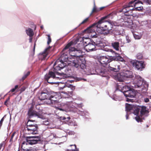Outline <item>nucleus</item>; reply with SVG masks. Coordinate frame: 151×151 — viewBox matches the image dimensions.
Segmentation results:
<instances>
[{
    "instance_id": "bb28decb",
    "label": "nucleus",
    "mask_w": 151,
    "mask_h": 151,
    "mask_svg": "<svg viewBox=\"0 0 151 151\" xmlns=\"http://www.w3.org/2000/svg\"><path fill=\"white\" fill-rule=\"evenodd\" d=\"M103 50L106 52H110L113 54L115 53V52H114L112 50L107 48L106 46H105L104 47Z\"/></svg>"
},
{
    "instance_id": "603ef678",
    "label": "nucleus",
    "mask_w": 151,
    "mask_h": 151,
    "mask_svg": "<svg viewBox=\"0 0 151 151\" xmlns=\"http://www.w3.org/2000/svg\"><path fill=\"white\" fill-rule=\"evenodd\" d=\"M16 89L14 88H13L10 91H11L12 92H13L15 91V90Z\"/></svg>"
},
{
    "instance_id": "72a5a7b5",
    "label": "nucleus",
    "mask_w": 151,
    "mask_h": 151,
    "mask_svg": "<svg viewBox=\"0 0 151 151\" xmlns=\"http://www.w3.org/2000/svg\"><path fill=\"white\" fill-rule=\"evenodd\" d=\"M48 36V41L47 42V44L49 45V44L51 42V38H50V36L49 35H47Z\"/></svg>"
},
{
    "instance_id": "393cba45",
    "label": "nucleus",
    "mask_w": 151,
    "mask_h": 151,
    "mask_svg": "<svg viewBox=\"0 0 151 151\" xmlns=\"http://www.w3.org/2000/svg\"><path fill=\"white\" fill-rule=\"evenodd\" d=\"M132 24V22L130 20L129 22L125 21L123 23V24L124 26L127 27H130L131 25Z\"/></svg>"
},
{
    "instance_id": "a19ab883",
    "label": "nucleus",
    "mask_w": 151,
    "mask_h": 151,
    "mask_svg": "<svg viewBox=\"0 0 151 151\" xmlns=\"http://www.w3.org/2000/svg\"><path fill=\"white\" fill-rule=\"evenodd\" d=\"M96 8L95 6H94V7H93V10H92V12H91V14H92V13L94 12H96Z\"/></svg>"
},
{
    "instance_id": "2eb2a0df",
    "label": "nucleus",
    "mask_w": 151,
    "mask_h": 151,
    "mask_svg": "<svg viewBox=\"0 0 151 151\" xmlns=\"http://www.w3.org/2000/svg\"><path fill=\"white\" fill-rule=\"evenodd\" d=\"M132 3H133V1H130L128 5L124 6L122 9V12L126 14L127 13V12H132V11H130L129 8L131 7H133V6L132 5Z\"/></svg>"
},
{
    "instance_id": "49530a36",
    "label": "nucleus",
    "mask_w": 151,
    "mask_h": 151,
    "mask_svg": "<svg viewBox=\"0 0 151 151\" xmlns=\"http://www.w3.org/2000/svg\"><path fill=\"white\" fill-rule=\"evenodd\" d=\"M68 124L69 125H73L74 126L76 125V123H75V124L74 123V124H73V123H69Z\"/></svg>"
},
{
    "instance_id": "39448f33",
    "label": "nucleus",
    "mask_w": 151,
    "mask_h": 151,
    "mask_svg": "<svg viewBox=\"0 0 151 151\" xmlns=\"http://www.w3.org/2000/svg\"><path fill=\"white\" fill-rule=\"evenodd\" d=\"M133 86H123L122 88L121 87V89H120V86H118V88L119 91L123 93L129 90L131 88V87L137 88L141 87L142 85L145 88H146L148 87V84L145 81H143L142 78L139 76H136L133 81Z\"/></svg>"
},
{
    "instance_id": "c03bdc74",
    "label": "nucleus",
    "mask_w": 151,
    "mask_h": 151,
    "mask_svg": "<svg viewBox=\"0 0 151 151\" xmlns=\"http://www.w3.org/2000/svg\"><path fill=\"white\" fill-rule=\"evenodd\" d=\"M4 144V142H2L0 144V149L2 147Z\"/></svg>"
},
{
    "instance_id": "4c0bfd02",
    "label": "nucleus",
    "mask_w": 151,
    "mask_h": 151,
    "mask_svg": "<svg viewBox=\"0 0 151 151\" xmlns=\"http://www.w3.org/2000/svg\"><path fill=\"white\" fill-rule=\"evenodd\" d=\"M66 55V56L65 57V58H67V60H69V57H68V56L66 54L63 53V55L62 56V58H63V57L65 55Z\"/></svg>"
},
{
    "instance_id": "9b49d317",
    "label": "nucleus",
    "mask_w": 151,
    "mask_h": 151,
    "mask_svg": "<svg viewBox=\"0 0 151 151\" xmlns=\"http://www.w3.org/2000/svg\"><path fill=\"white\" fill-rule=\"evenodd\" d=\"M123 94L126 97H128L133 98L136 95V92L135 90L132 88L129 90L123 93Z\"/></svg>"
},
{
    "instance_id": "a211bd4d",
    "label": "nucleus",
    "mask_w": 151,
    "mask_h": 151,
    "mask_svg": "<svg viewBox=\"0 0 151 151\" xmlns=\"http://www.w3.org/2000/svg\"><path fill=\"white\" fill-rule=\"evenodd\" d=\"M82 80H84V81H86V80L85 79H83L81 78H78V77H75L74 78V80H68L66 83L65 84H67V85L70 84L69 83H72V82H73V81H75L76 82L79 81H81Z\"/></svg>"
},
{
    "instance_id": "ea45409f",
    "label": "nucleus",
    "mask_w": 151,
    "mask_h": 151,
    "mask_svg": "<svg viewBox=\"0 0 151 151\" xmlns=\"http://www.w3.org/2000/svg\"><path fill=\"white\" fill-rule=\"evenodd\" d=\"M117 59H118L119 60L122 62L124 61V59L120 57H118V58Z\"/></svg>"
},
{
    "instance_id": "8fccbe9b",
    "label": "nucleus",
    "mask_w": 151,
    "mask_h": 151,
    "mask_svg": "<svg viewBox=\"0 0 151 151\" xmlns=\"http://www.w3.org/2000/svg\"><path fill=\"white\" fill-rule=\"evenodd\" d=\"M147 2L149 4H151V0H147Z\"/></svg>"
},
{
    "instance_id": "de8ad7c7",
    "label": "nucleus",
    "mask_w": 151,
    "mask_h": 151,
    "mask_svg": "<svg viewBox=\"0 0 151 151\" xmlns=\"http://www.w3.org/2000/svg\"><path fill=\"white\" fill-rule=\"evenodd\" d=\"M32 37H29L30 38L29 39V42H31L32 41Z\"/></svg>"
},
{
    "instance_id": "7ed1b4c3",
    "label": "nucleus",
    "mask_w": 151,
    "mask_h": 151,
    "mask_svg": "<svg viewBox=\"0 0 151 151\" xmlns=\"http://www.w3.org/2000/svg\"><path fill=\"white\" fill-rule=\"evenodd\" d=\"M114 68L110 67L109 70L114 71V75H113V76L115 80L122 82L128 78H130L132 77L133 73L129 70H124L119 73H116L115 72L118 71L120 69V66L119 65H117Z\"/></svg>"
},
{
    "instance_id": "774afa93",
    "label": "nucleus",
    "mask_w": 151,
    "mask_h": 151,
    "mask_svg": "<svg viewBox=\"0 0 151 151\" xmlns=\"http://www.w3.org/2000/svg\"><path fill=\"white\" fill-rule=\"evenodd\" d=\"M150 98H151V96H150Z\"/></svg>"
},
{
    "instance_id": "338daca9",
    "label": "nucleus",
    "mask_w": 151,
    "mask_h": 151,
    "mask_svg": "<svg viewBox=\"0 0 151 151\" xmlns=\"http://www.w3.org/2000/svg\"><path fill=\"white\" fill-rule=\"evenodd\" d=\"M108 24L109 25H110V24L109 23V22H108Z\"/></svg>"
},
{
    "instance_id": "ddd939ff",
    "label": "nucleus",
    "mask_w": 151,
    "mask_h": 151,
    "mask_svg": "<svg viewBox=\"0 0 151 151\" xmlns=\"http://www.w3.org/2000/svg\"><path fill=\"white\" fill-rule=\"evenodd\" d=\"M99 61L101 64L105 65L109 63L111 61V60L105 56L100 57L99 59Z\"/></svg>"
},
{
    "instance_id": "c756f323",
    "label": "nucleus",
    "mask_w": 151,
    "mask_h": 151,
    "mask_svg": "<svg viewBox=\"0 0 151 151\" xmlns=\"http://www.w3.org/2000/svg\"><path fill=\"white\" fill-rule=\"evenodd\" d=\"M110 15V14L108 15L107 16H105L104 17H103L101 19V20H100L99 21H98V23L99 24H101L103 22L102 21L103 20H104V19L107 18L108 17H109V16Z\"/></svg>"
},
{
    "instance_id": "1a4fd4ad",
    "label": "nucleus",
    "mask_w": 151,
    "mask_h": 151,
    "mask_svg": "<svg viewBox=\"0 0 151 151\" xmlns=\"http://www.w3.org/2000/svg\"><path fill=\"white\" fill-rule=\"evenodd\" d=\"M130 63L138 70H140L145 68V65L144 62L136 60H131L130 61Z\"/></svg>"
},
{
    "instance_id": "20e7f679",
    "label": "nucleus",
    "mask_w": 151,
    "mask_h": 151,
    "mask_svg": "<svg viewBox=\"0 0 151 151\" xmlns=\"http://www.w3.org/2000/svg\"><path fill=\"white\" fill-rule=\"evenodd\" d=\"M40 140V138L38 136H29L27 137L26 141L22 143V151H43V149L37 148L29 149V145H32L37 143Z\"/></svg>"
},
{
    "instance_id": "4be33fe9",
    "label": "nucleus",
    "mask_w": 151,
    "mask_h": 151,
    "mask_svg": "<svg viewBox=\"0 0 151 151\" xmlns=\"http://www.w3.org/2000/svg\"><path fill=\"white\" fill-rule=\"evenodd\" d=\"M50 47H49L45 49L44 52L42 54V57H43L42 59H45V58L47 57V55L48 54L49 50L50 48Z\"/></svg>"
},
{
    "instance_id": "3c124183",
    "label": "nucleus",
    "mask_w": 151,
    "mask_h": 151,
    "mask_svg": "<svg viewBox=\"0 0 151 151\" xmlns=\"http://www.w3.org/2000/svg\"><path fill=\"white\" fill-rule=\"evenodd\" d=\"M92 29H91V30H90V29L88 28L86 30L88 32H91V30Z\"/></svg>"
},
{
    "instance_id": "bf43d9fd",
    "label": "nucleus",
    "mask_w": 151,
    "mask_h": 151,
    "mask_svg": "<svg viewBox=\"0 0 151 151\" xmlns=\"http://www.w3.org/2000/svg\"><path fill=\"white\" fill-rule=\"evenodd\" d=\"M113 99L115 101H117L118 100L116 98H113Z\"/></svg>"
},
{
    "instance_id": "f704fd0d",
    "label": "nucleus",
    "mask_w": 151,
    "mask_h": 151,
    "mask_svg": "<svg viewBox=\"0 0 151 151\" xmlns=\"http://www.w3.org/2000/svg\"><path fill=\"white\" fill-rule=\"evenodd\" d=\"M30 74L29 72H28L26 74L24 75V76L22 77V79L23 80H24L27 76H28Z\"/></svg>"
},
{
    "instance_id": "6ab92c4d",
    "label": "nucleus",
    "mask_w": 151,
    "mask_h": 151,
    "mask_svg": "<svg viewBox=\"0 0 151 151\" xmlns=\"http://www.w3.org/2000/svg\"><path fill=\"white\" fill-rule=\"evenodd\" d=\"M55 100H53L52 98H51V96L50 95L48 98L45 100L44 102L47 104H51L55 103Z\"/></svg>"
},
{
    "instance_id": "2f4dec72",
    "label": "nucleus",
    "mask_w": 151,
    "mask_h": 151,
    "mask_svg": "<svg viewBox=\"0 0 151 151\" xmlns=\"http://www.w3.org/2000/svg\"><path fill=\"white\" fill-rule=\"evenodd\" d=\"M60 119L61 120H65V119H67V121L69 120L70 119V117H68L67 118H66L64 117H60Z\"/></svg>"
},
{
    "instance_id": "09e8293b",
    "label": "nucleus",
    "mask_w": 151,
    "mask_h": 151,
    "mask_svg": "<svg viewBox=\"0 0 151 151\" xmlns=\"http://www.w3.org/2000/svg\"><path fill=\"white\" fill-rule=\"evenodd\" d=\"M133 7H130V8H129V10L130 11H132H132H134V10H134V9L133 8Z\"/></svg>"
},
{
    "instance_id": "f8f14e48",
    "label": "nucleus",
    "mask_w": 151,
    "mask_h": 151,
    "mask_svg": "<svg viewBox=\"0 0 151 151\" xmlns=\"http://www.w3.org/2000/svg\"><path fill=\"white\" fill-rule=\"evenodd\" d=\"M132 1H133V3H132V5L135 7L134 10L139 11L142 9V7L139 4H141L140 1L139 0H133Z\"/></svg>"
},
{
    "instance_id": "aec40b11",
    "label": "nucleus",
    "mask_w": 151,
    "mask_h": 151,
    "mask_svg": "<svg viewBox=\"0 0 151 151\" xmlns=\"http://www.w3.org/2000/svg\"><path fill=\"white\" fill-rule=\"evenodd\" d=\"M50 95L45 93H42L39 96V98L40 100H45L47 98H48Z\"/></svg>"
},
{
    "instance_id": "a18cd8bd",
    "label": "nucleus",
    "mask_w": 151,
    "mask_h": 151,
    "mask_svg": "<svg viewBox=\"0 0 151 151\" xmlns=\"http://www.w3.org/2000/svg\"><path fill=\"white\" fill-rule=\"evenodd\" d=\"M149 101V99L148 98H146L144 99V101L145 102H147Z\"/></svg>"
},
{
    "instance_id": "473e14b6",
    "label": "nucleus",
    "mask_w": 151,
    "mask_h": 151,
    "mask_svg": "<svg viewBox=\"0 0 151 151\" xmlns=\"http://www.w3.org/2000/svg\"><path fill=\"white\" fill-rule=\"evenodd\" d=\"M70 146H73V148L71 150L73 151H78L77 150L76 148V146L75 145H70Z\"/></svg>"
},
{
    "instance_id": "5fc2aeb1",
    "label": "nucleus",
    "mask_w": 151,
    "mask_h": 151,
    "mask_svg": "<svg viewBox=\"0 0 151 151\" xmlns=\"http://www.w3.org/2000/svg\"><path fill=\"white\" fill-rule=\"evenodd\" d=\"M18 88V85H16L15 86L14 88L16 89Z\"/></svg>"
},
{
    "instance_id": "9d476101",
    "label": "nucleus",
    "mask_w": 151,
    "mask_h": 151,
    "mask_svg": "<svg viewBox=\"0 0 151 151\" xmlns=\"http://www.w3.org/2000/svg\"><path fill=\"white\" fill-rule=\"evenodd\" d=\"M51 98H52L53 100H55V102H60L59 100L62 97H64L65 96L64 93V91H62L60 93L56 92L53 93L51 95Z\"/></svg>"
},
{
    "instance_id": "4468645a",
    "label": "nucleus",
    "mask_w": 151,
    "mask_h": 151,
    "mask_svg": "<svg viewBox=\"0 0 151 151\" xmlns=\"http://www.w3.org/2000/svg\"><path fill=\"white\" fill-rule=\"evenodd\" d=\"M95 45L93 43H88L85 46V49L88 52L95 50Z\"/></svg>"
},
{
    "instance_id": "c85d7f7f",
    "label": "nucleus",
    "mask_w": 151,
    "mask_h": 151,
    "mask_svg": "<svg viewBox=\"0 0 151 151\" xmlns=\"http://www.w3.org/2000/svg\"><path fill=\"white\" fill-rule=\"evenodd\" d=\"M15 132H14L12 135V136H11V138L10 140V142H12L13 141H15V140H16V138H15V139L14 140L13 139V138L14 136V135H15Z\"/></svg>"
},
{
    "instance_id": "13d9d810",
    "label": "nucleus",
    "mask_w": 151,
    "mask_h": 151,
    "mask_svg": "<svg viewBox=\"0 0 151 151\" xmlns=\"http://www.w3.org/2000/svg\"><path fill=\"white\" fill-rule=\"evenodd\" d=\"M95 33V32H94L93 33V35H91V36H93L94 37H96V36H95V35H94V34Z\"/></svg>"
},
{
    "instance_id": "79ce46f5",
    "label": "nucleus",
    "mask_w": 151,
    "mask_h": 151,
    "mask_svg": "<svg viewBox=\"0 0 151 151\" xmlns=\"http://www.w3.org/2000/svg\"><path fill=\"white\" fill-rule=\"evenodd\" d=\"M10 99L9 97L4 102V104L6 105H7V102L9 101Z\"/></svg>"
},
{
    "instance_id": "c9c22d12",
    "label": "nucleus",
    "mask_w": 151,
    "mask_h": 151,
    "mask_svg": "<svg viewBox=\"0 0 151 151\" xmlns=\"http://www.w3.org/2000/svg\"><path fill=\"white\" fill-rule=\"evenodd\" d=\"M64 106L65 107H66V109H64L62 108H58V109L60 111H65V110L66 111V110H68L66 109L67 107H68V106L67 105L65 104Z\"/></svg>"
},
{
    "instance_id": "6e6552de",
    "label": "nucleus",
    "mask_w": 151,
    "mask_h": 151,
    "mask_svg": "<svg viewBox=\"0 0 151 151\" xmlns=\"http://www.w3.org/2000/svg\"><path fill=\"white\" fill-rule=\"evenodd\" d=\"M27 128L29 132V134H36L37 133V125L36 124H31L30 120L28 121L27 124Z\"/></svg>"
},
{
    "instance_id": "b1692460",
    "label": "nucleus",
    "mask_w": 151,
    "mask_h": 151,
    "mask_svg": "<svg viewBox=\"0 0 151 151\" xmlns=\"http://www.w3.org/2000/svg\"><path fill=\"white\" fill-rule=\"evenodd\" d=\"M134 37L136 39H139L141 38L142 35L140 34L137 35V33L135 32L132 30H131Z\"/></svg>"
},
{
    "instance_id": "412c9836",
    "label": "nucleus",
    "mask_w": 151,
    "mask_h": 151,
    "mask_svg": "<svg viewBox=\"0 0 151 151\" xmlns=\"http://www.w3.org/2000/svg\"><path fill=\"white\" fill-rule=\"evenodd\" d=\"M113 47L116 50L119 51L120 48L119 47V43L117 42H114L111 43Z\"/></svg>"
},
{
    "instance_id": "e433bc0d",
    "label": "nucleus",
    "mask_w": 151,
    "mask_h": 151,
    "mask_svg": "<svg viewBox=\"0 0 151 151\" xmlns=\"http://www.w3.org/2000/svg\"><path fill=\"white\" fill-rule=\"evenodd\" d=\"M126 39L128 43H129L130 42L131 40L129 38V37L128 36H127L126 37Z\"/></svg>"
},
{
    "instance_id": "cd10ccee",
    "label": "nucleus",
    "mask_w": 151,
    "mask_h": 151,
    "mask_svg": "<svg viewBox=\"0 0 151 151\" xmlns=\"http://www.w3.org/2000/svg\"><path fill=\"white\" fill-rule=\"evenodd\" d=\"M56 138L55 134L53 133H51L48 136V139L50 140L54 138Z\"/></svg>"
},
{
    "instance_id": "a878e982",
    "label": "nucleus",
    "mask_w": 151,
    "mask_h": 151,
    "mask_svg": "<svg viewBox=\"0 0 151 151\" xmlns=\"http://www.w3.org/2000/svg\"><path fill=\"white\" fill-rule=\"evenodd\" d=\"M133 106L132 105L126 104V110L127 111H129L133 109Z\"/></svg>"
},
{
    "instance_id": "69168bd1",
    "label": "nucleus",
    "mask_w": 151,
    "mask_h": 151,
    "mask_svg": "<svg viewBox=\"0 0 151 151\" xmlns=\"http://www.w3.org/2000/svg\"><path fill=\"white\" fill-rule=\"evenodd\" d=\"M104 26H105V27H107V25H104Z\"/></svg>"
},
{
    "instance_id": "4d7b16f0",
    "label": "nucleus",
    "mask_w": 151,
    "mask_h": 151,
    "mask_svg": "<svg viewBox=\"0 0 151 151\" xmlns=\"http://www.w3.org/2000/svg\"><path fill=\"white\" fill-rule=\"evenodd\" d=\"M126 119H128V115L127 114L126 115Z\"/></svg>"
},
{
    "instance_id": "680f3d73",
    "label": "nucleus",
    "mask_w": 151,
    "mask_h": 151,
    "mask_svg": "<svg viewBox=\"0 0 151 151\" xmlns=\"http://www.w3.org/2000/svg\"><path fill=\"white\" fill-rule=\"evenodd\" d=\"M35 44H34V50H35Z\"/></svg>"
},
{
    "instance_id": "f3484780",
    "label": "nucleus",
    "mask_w": 151,
    "mask_h": 151,
    "mask_svg": "<svg viewBox=\"0 0 151 151\" xmlns=\"http://www.w3.org/2000/svg\"><path fill=\"white\" fill-rule=\"evenodd\" d=\"M148 111L146 109V107L142 106L140 111L141 115L142 116L143 115L145 116H147V114L148 113Z\"/></svg>"
},
{
    "instance_id": "0e129e2a",
    "label": "nucleus",
    "mask_w": 151,
    "mask_h": 151,
    "mask_svg": "<svg viewBox=\"0 0 151 151\" xmlns=\"http://www.w3.org/2000/svg\"><path fill=\"white\" fill-rule=\"evenodd\" d=\"M30 120L31 121V122H33V121H34V120H32H32ZM31 124H32L31 123Z\"/></svg>"
},
{
    "instance_id": "f257e3e1",
    "label": "nucleus",
    "mask_w": 151,
    "mask_h": 151,
    "mask_svg": "<svg viewBox=\"0 0 151 151\" xmlns=\"http://www.w3.org/2000/svg\"><path fill=\"white\" fill-rule=\"evenodd\" d=\"M72 44V42L68 43L63 49V51L64 52L69 48L68 53L72 57V60L70 61L71 65L76 68L80 66L81 69H84L86 67V61L83 56L80 55L82 52L80 50H76L74 47H70Z\"/></svg>"
},
{
    "instance_id": "f03ea898",
    "label": "nucleus",
    "mask_w": 151,
    "mask_h": 151,
    "mask_svg": "<svg viewBox=\"0 0 151 151\" xmlns=\"http://www.w3.org/2000/svg\"><path fill=\"white\" fill-rule=\"evenodd\" d=\"M58 65L55 68H54V71L55 73L52 71H50L48 74H46L45 76V78L47 82L50 83H55L52 82L50 79L52 78L53 80L61 79L60 74L57 71L60 70L61 69L65 67L66 64L64 63L62 60L58 59L57 60L54 64V66Z\"/></svg>"
},
{
    "instance_id": "052dcab7",
    "label": "nucleus",
    "mask_w": 151,
    "mask_h": 151,
    "mask_svg": "<svg viewBox=\"0 0 151 151\" xmlns=\"http://www.w3.org/2000/svg\"><path fill=\"white\" fill-rule=\"evenodd\" d=\"M24 90H25V88H22L21 89V90L22 91H24Z\"/></svg>"
},
{
    "instance_id": "e2e57ef3",
    "label": "nucleus",
    "mask_w": 151,
    "mask_h": 151,
    "mask_svg": "<svg viewBox=\"0 0 151 151\" xmlns=\"http://www.w3.org/2000/svg\"><path fill=\"white\" fill-rule=\"evenodd\" d=\"M40 27L41 29H43V26H41Z\"/></svg>"
},
{
    "instance_id": "423d86ee",
    "label": "nucleus",
    "mask_w": 151,
    "mask_h": 151,
    "mask_svg": "<svg viewBox=\"0 0 151 151\" xmlns=\"http://www.w3.org/2000/svg\"><path fill=\"white\" fill-rule=\"evenodd\" d=\"M43 112L42 111H40L38 112L36 111L29 110L28 112V115L29 118H31L33 116H37L38 117L42 119V122L43 124L47 125L49 124V122L48 119L44 118L42 116Z\"/></svg>"
},
{
    "instance_id": "dca6fc26",
    "label": "nucleus",
    "mask_w": 151,
    "mask_h": 151,
    "mask_svg": "<svg viewBox=\"0 0 151 151\" xmlns=\"http://www.w3.org/2000/svg\"><path fill=\"white\" fill-rule=\"evenodd\" d=\"M139 110L138 108L136 109L134 111V114L135 115L137 116L135 117V119L138 122H141V119L139 116H138L139 113Z\"/></svg>"
},
{
    "instance_id": "5701e85b",
    "label": "nucleus",
    "mask_w": 151,
    "mask_h": 151,
    "mask_svg": "<svg viewBox=\"0 0 151 151\" xmlns=\"http://www.w3.org/2000/svg\"><path fill=\"white\" fill-rule=\"evenodd\" d=\"M27 34L29 37H32L34 33L32 29L31 28H28L26 30Z\"/></svg>"
},
{
    "instance_id": "6e6d98bb",
    "label": "nucleus",
    "mask_w": 151,
    "mask_h": 151,
    "mask_svg": "<svg viewBox=\"0 0 151 151\" xmlns=\"http://www.w3.org/2000/svg\"><path fill=\"white\" fill-rule=\"evenodd\" d=\"M104 8V7H100V10H102V9H103Z\"/></svg>"
},
{
    "instance_id": "58836bf2",
    "label": "nucleus",
    "mask_w": 151,
    "mask_h": 151,
    "mask_svg": "<svg viewBox=\"0 0 151 151\" xmlns=\"http://www.w3.org/2000/svg\"><path fill=\"white\" fill-rule=\"evenodd\" d=\"M4 120V117H3L2 118V119H1V121H0V129L1 128V127L2 124V123L3 122Z\"/></svg>"
},
{
    "instance_id": "0eeeda50",
    "label": "nucleus",
    "mask_w": 151,
    "mask_h": 151,
    "mask_svg": "<svg viewBox=\"0 0 151 151\" xmlns=\"http://www.w3.org/2000/svg\"><path fill=\"white\" fill-rule=\"evenodd\" d=\"M60 90L63 89L64 88H65V90L67 92L64 91V93L65 96H64L65 98H68L69 96V95H71L73 91H74L75 89V86H73L71 84L67 85L66 84H64L63 87L59 86Z\"/></svg>"
},
{
    "instance_id": "7c9ffc66",
    "label": "nucleus",
    "mask_w": 151,
    "mask_h": 151,
    "mask_svg": "<svg viewBox=\"0 0 151 151\" xmlns=\"http://www.w3.org/2000/svg\"><path fill=\"white\" fill-rule=\"evenodd\" d=\"M132 12H127V13L128 14H125V15H132L133 16H135L136 15L134 14H133V13H132Z\"/></svg>"
},
{
    "instance_id": "864d4df0",
    "label": "nucleus",
    "mask_w": 151,
    "mask_h": 151,
    "mask_svg": "<svg viewBox=\"0 0 151 151\" xmlns=\"http://www.w3.org/2000/svg\"><path fill=\"white\" fill-rule=\"evenodd\" d=\"M127 101H132V100L131 99H128V98H127Z\"/></svg>"
},
{
    "instance_id": "37998d69",
    "label": "nucleus",
    "mask_w": 151,
    "mask_h": 151,
    "mask_svg": "<svg viewBox=\"0 0 151 151\" xmlns=\"http://www.w3.org/2000/svg\"><path fill=\"white\" fill-rule=\"evenodd\" d=\"M88 18H87L84 19L81 23V24H83L86 22L88 20Z\"/></svg>"
}]
</instances>
